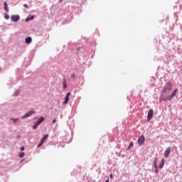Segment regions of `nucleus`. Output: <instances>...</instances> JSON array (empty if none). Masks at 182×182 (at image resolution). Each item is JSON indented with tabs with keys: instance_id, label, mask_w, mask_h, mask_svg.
<instances>
[{
	"instance_id": "obj_30",
	"label": "nucleus",
	"mask_w": 182,
	"mask_h": 182,
	"mask_svg": "<svg viewBox=\"0 0 182 182\" xmlns=\"http://www.w3.org/2000/svg\"><path fill=\"white\" fill-rule=\"evenodd\" d=\"M46 138L48 139V135H46Z\"/></svg>"
},
{
	"instance_id": "obj_10",
	"label": "nucleus",
	"mask_w": 182,
	"mask_h": 182,
	"mask_svg": "<svg viewBox=\"0 0 182 182\" xmlns=\"http://www.w3.org/2000/svg\"><path fill=\"white\" fill-rule=\"evenodd\" d=\"M33 19H35V16L33 15H28V17H26V22H29V21H33Z\"/></svg>"
},
{
	"instance_id": "obj_15",
	"label": "nucleus",
	"mask_w": 182,
	"mask_h": 182,
	"mask_svg": "<svg viewBox=\"0 0 182 182\" xmlns=\"http://www.w3.org/2000/svg\"><path fill=\"white\" fill-rule=\"evenodd\" d=\"M20 93H21V91L19 90H18L14 92V96H19Z\"/></svg>"
},
{
	"instance_id": "obj_8",
	"label": "nucleus",
	"mask_w": 182,
	"mask_h": 182,
	"mask_svg": "<svg viewBox=\"0 0 182 182\" xmlns=\"http://www.w3.org/2000/svg\"><path fill=\"white\" fill-rule=\"evenodd\" d=\"M45 141H46V134H44L43 138L41 139L40 143L38 144V145L37 146L38 149H39V147H41L43 143H45Z\"/></svg>"
},
{
	"instance_id": "obj_3",
	"label": "nucleus",
	"mask_w": 182,
	"mask_h": 182,
	"mask_svg": "<svg viewBox=\"0 0 182 182\" xmlns=\"http://www.w3.org/2000/svg\"><path fill=\"white\" fill-rule=\"evenodd\" d=\"M43 120H45V118H43V117H41L33 125V130H36V129H38V126H39Z\"/></svg>"
},
{
	"instance_id": "obj_16",
	"label": "nucleus",
	"mask_w": 182,
	"mask_h": 182,
	"mask_svg": "<svg viewBox=\"0 0 182 182\" xmlns=\"http://www.w3.org/2000/svg\"><path fill=\"white\" fill-rule=\"evenodd\" d=\"M18 156L21 159H23V157L25 156V152L19 153Z\"/></svg>"
},
{
	"instance_id": "obj_23",
	"label": "nucleus",
	"mask_w": 182,
	"mask_h": 182,
	"mask_svg": "<svg viewBox=\"0 0 182 182\" xmlns=\"http://www.w3.org/2000/svg\"><path fill=\"white\" fill-rule=\"evenodd\" d=\"M20 150H21V151H23V150H25V146H21V147L20 148Z\"/></svg>"
},
{
	"instance_id": "obj_9",
	"label": "nucleus",
	"mask_w": 182,
	"mask_h": 182,
	"mask_svg": "<svg viewBox=\"0 0 182 182\" xmlns=\"http://www.w3.org/2000/svg\"><path fill=\"white\" fill-rule=\"evenodd\" d=\"M171 149L170 147H168L165 152H164V157L167 158L168 157V156H170V151H171Z\"/></svg>"
},
{
	"instance_id": "obj_18",
	"label": "nucleus",
	"mask_w": 182,
	"mask_h": 182,
	"mask_svg": "<svg viewBox=\"0 0 182 182\" xmlns=\"http://www.w3.org/2000/svg\"><path fill=\"white\" fill-rule=\"evenodd\" d=\"M154 166L157 168V157L154 159Z\"/></svg>"
},
{
	"instance_id": "obj_29",
	"label": "nucleus",
	"mask_w": 182,
	"mask_h": 182,
	"mask_svg": "<svg viewBox=\"0 0 182 182\" xmlns=\"http://www.w3.org/2000/svg\"><path fill=\"white\" fill-rule=\"evenodd\" d=\"M105 182H109V179H107Z\"/></svg>"
},
{
	"instance_id": "obj_17",
	"label": "nucleus",
	"mask_w": 182,
	"mask_h": 182,
	"mask_svg": "<svg viewBox=\"0 0 182 182\" xmlns=\"http://www.w3.org/2000/svg\"><path fill=\"white\" fill-rule=\"evenodd\" d=\"M11 120H12L14 122V123H18V120H19V119H18V118H11Z\"/></svg>"
},
{
	"instance_id": "obj_20",
	"label": "nucleus",
	"mask_w": 182,
	"mask_h": 182,
	"mask_svg": "<svg viewBox=\"0 0 182 182\" xmlns=\"http://www.w3.org/2000/svg\"><path fill=\"white\" fill-rule=\"evenodd\" d=\"M4 18H5L6 20L9 19V16L8 15V14H6V13L4 14Z\"/></svg>"
},
{
	"instance_id": "obj_25",
	"label": "nucleus",
	"mask_w": 182,
	"mask_h": 182,
	"mask_svg": "<svg viewBox=\"0 0 182 182\" xmlns=\"http://www.w3.org/2000/svg\"><path fill=\"white\" fill-rule=\"evenodd\" d=\"M71 77L75 78V73H73V74L71 75Z\"/></svg>"
},
{
	"instance_id": "obj_28",
	"label": "nucleus",
	"mask_w": 182,
	"mask_h": 182,
	"mask_svg": "<svg viewBox=\"0 0 182 182\" xmlns=\"http://www.w3.org/2000/svg\"><path fill=\"white\" fill-rule=\"evenodd\" d=\"M53 123H56V119H53Z\"/></svg>"
},
{
	"instance_id": "obj_14",
	"label": "nucleus",
	"mask_w": 182,
	"mask_h": 182,
	"mask_svg": "<svg viewBox=\"0 0 182 182\" xmlns=\"http://www.w3.org/2000/svg\"><path fill=\"white\" fill-rule=\"evenodd\" d=\"M69 103V97H65V101L63 102V105H68Z\"/></svg>"
},
{
	"instance_id": "obj_22",
	"label": "nucleus",
	"mask_w": 182,
	"mask_h": 182,
	"mask_svg": "<svg viewBox=\"0 0 182 182\" xmlns=\"http://www.w3.org/2000/svg\"><path fill=\"white\" fill-rule=\"evenodd\" d=\"M133 146H134V143L133 142H130L129 146L128 147V150H129V149H130V147H133Z\"/></svg>"
},
{
	"instance_id": "obj_24",
	"label": "nucleus",
	"mask_w": 182,
	"mask_h": 182,
	"mask_svg": "<svg viewBox=\"0 0 182 182\" xmlns=\"http://www.w3.org/2000/svg\"><path fill=\"white\" fill-rule=\"evenodd\" d=\"M24 8H26L27 9L29 8V6H28V4H23Z\"/></svg>"
},
{
	"instance_id": "obj_11",
	"label": "nucleus",
	"mask_w": 182,
	"mask_h": 182,
	"mask_svg": "<svg viewBox=\"0 0 182 182\" xmlns=\"http://www.w3.org/2000/svg\"><path fill=\"white\" fill-rule=\"evenodd\" d=\"M25 43L27 44L32 43V37L28 36L25 39Z\"/></svg>"
},
{
	"instance_id": "obj_1",
	"label": "nucleus",
	"mask_w": 182,
	"mask_h": 182,
	"mask_svg": "<svg viewBox=\"0 0 182 182\" xmlns=\"http://www.w3.org/2000/svg\"><path fill=\"white\" fill-rule=\"evenodd\" d=\"M168 90H173V82H168L166 86L164 87L162 92L163 93H167Z\"/></svg>"
},
{
	"instance_id": "obj_12",
	"label": "nucleus",
	"mask_w": 182,
	"mask_h": 182,
	"mask_svg": "<svg viewBox=\"0 0 182 182\" xmlns=\"http://www.w3.org/2000/svg\"><path fill=\"white\" fill-rule=\"evenodd\" d=\"M4 9L6 13L9 12V9H8V3H6V1L4 2Z\"/></svg>"
},
{
	"instance_id": "obj_4",
	"label": "nucleus",
	"mask_w": 182,
	"mask_h": 182,
	"mask_svg": "<svg viewBox=\"0 0 182 182\" xmlns=\"http://www.w3.org/2000/svg\"><path fill=\"white\" fill-rule=\"evenodd\" d=\"M33 114H35V110L32 109L26 113L23 116L21 117V119H28V117H31Z\"/></svg>"
},
{
	"instance_id": "obj_21",
	"label": "nucleus",
	"mask_w": 182,
	"mask_h": 182,
	"mask_svg": "<svg viewBox=\"0 0 182 182\" xmlns=\"http://www.w3.org/2000/svg\"><path fill=\"white\" fill-rule=\"evenodd\" d=\"M155 173L156 174H159V168L157 167V166H156V167H155Z\"/></svg>"
},
{
	"instance_id": "obj_27",
	"label": "nucleus",
	"mask_w": 182,
	"mask_h": 182,
	"mask_svg": "<svg viewBox=\"0 0 182 182\" xmlns=\"http://www.w3.org/2000/svg\"><path fill=\"white\" fill-rule=\"evenodd\" d=\"M109 177H110V178H113V174L111 173V174L109 175Z\"/></svg>"
},
{
	"instance_id": "obj_2",
	"label": "nucleus",
	"mask_w": 182,
	"mask_h": 182,
	"mask_svg": "<svg viewBox=\"0 0 182 182\" xmlns=\"http://www.w3.org/2000/svg\"><path fill=\"white\" fill-rule=\"evenodd\" d=\"M177 92H178V89H175L172 94L171 95V96H167L165 98H163L162 100H164V102L167 101V100H171V99H173V97H174V96H176V95L177 94Z\"/></svg>"
},
{
	"instance_id": "obj_19",
	"label": "nucleus",
	"mask_w": 182,
	"mask_h": 182,
	"mask_svg": "<svg viewBox=\"0 0 182 182\" xmlns=\"http://www.w3.org/2000/svg\"><path fill=\"white\" fill-rule=\"evenodd\" d=\"M63 85L64 89H66V87H68V84L66 83V80H64Z\"/></svg>"
},
{
	"instance_id": "obj_13",
	"label": "nucleus",
	"mask_w": 182,
	"mask_h": 182,
	"mask_svg": "<svg viewBox=\"0 0 182 182\" xmlns=\"http://www.w3.org/2000/svg\"><path fill=\"white\" fill-rule=\"evenodd\" d=\"M163 167H164V159H161V163L159 164V168H163Z\"/></svg>"
},
{
	"instance_id": "obj_5",
	"label": "nucleus",
	"mask_w": 182,
	"mask_h": 182,
	"mask_svg": "<svg viewBox=\"0 0 182 182\" xmlns=\"http://www.w3.org/2000/svg\"><path fill=\"white\" fill-rule=\"evenodd\" d=\"M20 19L21 16L19 15H12L11 16V21H12V22H18Z\"/></svg>"
},
{
	"instance_id": "obj_6",
	"label": "nucleus",
	"mask_w": 182,
	"mask_h": 182,
	"mask_svg": "<svg viewBox=\"0 0 182 182\" xmlns=\"http://www.w3.org/2000/svg\"><path fill=\"white\" fill-rule=\"evenodd\" d=\"M153 115H154V111H153V109H150L149 111L148 115H147L148 122H150V120H151V119H153Z\"/></svg>"
},
{
	"instance_id": "obj_26",
	"label": "nucleus",
	"mask_w": 182,
	"mask_h": 182,
	"mask_svg": "<svg viewBox=\"0 0 182 182\" xmlns=\"http://www.w3.org/2000/svg\"><path fill=\"white\" fill-rule=\"evenodd\" d=\"M66 96L69 97V96H70V92H68Z\"/></svg>"
},
{
	"instance_id": "obj_7",
	"label": "nucleus",
	"mask_w": 182,
	"mask_h": 182,
	"mask_svg": "<svg viewBox=\"0 0 182 182\" xmlns=\"http://www.w3.org/2000/svg\"><path fill=\"white\" fill-rule=\"evenodd\" d=\"M144 140H146V138L144 135H141L138 139V144H139V146H141V144H144Z\"/></svg>"
}]
</instances>
